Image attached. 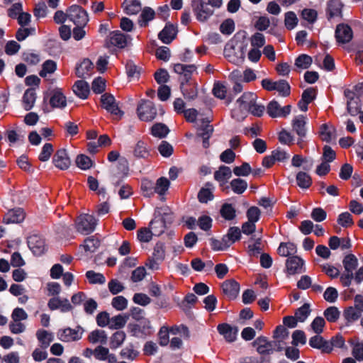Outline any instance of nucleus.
Returning <instances> with one entry per match:
<instances>
[{
    "mask_svg": "<svg viewBox=\"0 0 363 363\" xmlns=\"http://www.w3.org/2000/svg\"><path fill=\"white\" fill-rule=\"evenodd\" d=\"M257 96L253 92H245L237 101L236 107L232 111V116L237 121H242L247 113L260 117L263 115L265 107L257 102Z\"/></svg>",
    "mask_w": 363,
    "mask_h": 363,
    "instance_id": "1",
    "label": "nucleus"
},
{
    "mask_svg": "<svg viewBox=\"0 0 363 363\" xmlns=\"http://www.w3.org/2000/svg\"><path fill=\"white\" fill-rule=\"evenodd\" d=\"M138 118L143 121H152L157 116V108L155 104L148 100L142 99L137 107Z\"/></svg>",
    "mask_w": 363,
    "mask_h": 363,
    "instance_id": "2",
    "label": "nucleus"
},
{
    "mask_svg": "<svg viewBox=\"0 0 363 363\" xmlns=\"http://www.w3.org/2000/svg\"><path fill=\"white\" fill-rule=\"evenodd\" d=\"M96 225V218L89 214H83L79 216L75 221L77 230L84 235H88L93 232Z\"/></svg>",
    "mask_w": 363,
    "mask_h": 363,
    "instance_id": "3",
    "label": "nucleus"
},
{
    "mask_svg": "<svg viewBox=\"0 0 363 363\" xmlns=\"http://www.w3.org/2000/svg\"><path fill=\"white\" fill-rule=\"evenodd\" d=\"M101 106L109 112L113 119L119 120L123 112L119 108L114 96L110 94H104L101 96Z\"/></svg>",
    "mask_w": 363,
    "mask_h": 363,
    "instance_id": "4",
    "label": "nucleus"
},
{
    "mask_svg": "<svg viewBox=\"0 0 363 363\" xmlns=\"http://www.w3.org/2000/svg\"><path fill=\"white\" fill-rule=\"evenodd\" d=\"M67 18L79 26H84L89 21L86 11L77 5L72 6L67 10Z\"/></svg>",
    "mask_w": 363,
    "mask_h": 363,
    "instance_id": "5",
    "label": "nucleus"
},
{
    "mask_svg": "<svg viewBox=\"0 0 363 363\" xmlns=\"http://www.w3.org/2000/svg\"><path fill=\"white\" fill-rule=\"evenodd\" d=\"M265 110L271 118H285L290 114L291 106L282 107L277 101L272 100L267 104Z\"/></svg>",
    "mask_w": 363,
    "mask_h": 363,
    "instance_id": "6",
    "label": "nucleus"
},
{
    "mask_svg": "<svg viewBox=\"0 0 363 363\" xmlns=\"http://www.w3.org/2000/svg\"><path fill=\"white\" fill-rule=\"evenodd\" d=\"M164 217L155 216L150 223V228L155 236L162 234L167 228V224L172 222V216L170 213H164Z\"/></svg>",
    "mask_w": 363,
    "mask_h": 363,
    "instance_id": "7",
    "label": "nucleus"
},
{
    "mask_svg": "<svg viewBox=\"0 0 363 363\" xmlns=\"http://www.w3.org/2000/svg\"><path fill=\"white\" fill-rule=\"evenodd\" d=\"M192 7L196 18L200 21H206L213 13V9L209 8L208 4L202 0H193Z\"/></svg>",
    "mask_w": 363,
    "mask_h": 363,
    "instance_id": "8",
    "label": "nucleus"
},
{
    "mask_svg": "<svg viewBox=\"0 0 363 363\" xmlns=\"http://www.w3.org/2000/svg\"><path fill=\"white\" fill-rule=\"evenodd\" d=\"M28 245L34 255H41L45 250L44 240L38 235H31L27 240Z\"/></svg>",
    "mask_w": 363,
    "mask_h": 363,
    "instance_id": "9",
    "label": "nucleus"
},
{
    "mask_svg": "<svg viewBox=\"0 0 363 363\" xmlns=\"http://www.w3.org/2000/svg\"><path fill=\"white\" fill-rule=\"evenodd\" d=\"M223 294L230 300L235 299L240 291V285L234 279H228L221 285Z\"/></svg>",
    "mask_w": 363,
    "mask_h": 363,
    "instance_id": "10",
    "label": "nucleus"
},
{
    "mask_svg": "<svg viewBox=\"0 0 363 363\" xmlns=\"http://www.w3.org/2000/svg\"><path fill=\"white\" fill-rule=\"evenodd\" d=\"M303 260L298 256L289 257L286 259V267L289 275L300 274L303 272Z\"/></svg>",
    "mask_w": 363,
    "mask_h": 363,
    "instance_id": "11",
    "label": "nucleus"
},
{
    "mask_svg": "<svg viewBox=\"0 0 363 363\" xmlns=\"http://www.w3.org/2000/svg\"><path fill=\"white\" fill-rule=\"evenodd\" d=\"M353 37L352 28L346 24H340L335 30V38L339 43H349Z\"/></svg>",
    "mask_w": 363,
    "mask_h": 363,
    "instance_id": "12",
    "label": "nucleus"
},
{
    "mask_svg": "<svg viewBox=\"0 0 363 363\" xmlns=\"http://www.w3.org/2000/svg\"><path fill=\"white\" fill-rule=\"evenodd\" d=\"M52 162L56 167L61 170L69 168L71 161L67 151L64 149L59 150L55 154Z\"/></svg>",
    "mask_w": 363,
    "mask_h": 363,
    "instance_id": "13",
    "label": "nucleus"
},
{
    "mask_svg": "<svg viewBox=\"0 0 363 363\" xmlns=\"http://www.w3.org/2000/svg\"><path fill=\"white\" fill-rule=\"evenodd\" d=\"M272 343L264 336L258 337L252 345L256 347L257 352L261 355H267L272 354L274 350L272 349Z\"/></svg>",
    "mask_w": 363,
    "mask_h": 363,
    "instance_id": "14",
    "label": "nucleus"
},
{
    "mask_svg": "<svg viewBox=\"0 0 363 363\" xmlns=\"http://www.w3.org/2000/svg\"><path fill=\"white\" fill-rule=\"evenodd\" d=\"M196 66L195 65H184L181 63H177L174 65V71L184 77L185 82L189 83L191 82L190 79L193 73L196 71Z\"/></svg>",
    "mask_w": 363,
    "mask_h": 363,
    "instance_id": "15",
    "label": "nucleus"
},
{
    "mask_svg": "<svg viewBox=\"0 0 363 363\" xmlns=\"http://www.w3.org/2000/svg\"><path fill=\"white\" fill-rule=\"evenodd\" d=\"M213 132V125L209 124V121L203 120L201 127L198 128L197 135L203 139V147L208 148L210 145L208 140Z\"/></svg>",
    "mask_w": 363,
    "mask_h": 363,
    "instance_id": "16",
    "label": "nucleus"
},
{
    "mask_svg": "<svg viewBox=\"0 0 363 363\" xmlns=\"http://www.w3.org/2000/svg\"><path fill=\"white\" fill-rule=\"evenodd\" d=\"M224 56L230 62L238 65L243 62L244 56L241 51L236 52L232 45H227L224 48Z\"/></svg>",
    "mask_w": 363,
    "mask_h": 363,
    "instance_id": "17",
    "label": "nucleus"
},
{
    "mask_svg": "<svg viewBox=\"0 0 363 363\" xmlns=\"http://www.w3.org/2000/svg\"><path fill=\"white\" fill-rule=\"evenodd\" d=\"M25 218V213L22 208H14L9 211L4 216L3 222L6 224L18 223Z\"/></svg>",
    "mask_w": 363,
    "mask_h": 363,
    "instance_id": "18",
    "label": "nucleus"
},
{
    "mask_svg": "<svg viewBox=\"0 0 363 363\" xmlns=\"http://www.w3.org/2000/svg\"><path fill=\"white\" fill-rule=\"evenodd\" d=\"M57 335L59 340L66 342L77 341L82 337V335L78 330L69 328L60 330Z\"/></svg>",
    "mask_w": 363,
    "mask_h": 363,
    "instance_id": "19",
    "label": "nucleus"
},
{
    "mask_svg": "<svg viewBox=\"0 0 363 363\" xmlns=\"http://www.w3.org/2000/svg\"><path fill=\"white\" fill-rule=\"evenodd\" d=\"M48 306L52 311L60 309L64 313L72 309V305L67 298L60 299L59 297L50 298L48 303Z\"/></svg>",
    "mask_w": 363,
    "mask_h": 363,
    "instance_id": "20",
    "label": "nucleus"
},
{
    "mask_svg": "<svg viewBox=\"0 0 363 363\" xmlns=\"http://www.w3.org/2000/svg\"><path fill=\"white\" fill-rule=\"evenodd\" d=\"M218 333L222 335L226 341L231 342L236 339L238 328L228 323L219 324L217 327Z\"/></svg>",
    "mask_w": 363,
    "mask_h": 363,
    "instance_id": "21",
    "label": "nucleus"
},
{
    "mask_svg": "<svg viewBox=\"0 0 363 363\" xmlns=\"http://www.w3.org/2000/svg\"><path fill=\"white\" fill-rule=\"evenodd\" d=\"M108 43L119 48H124L128 43L127 35L119 30L110 33Z\"/></svg>",
    "mask_w": 363,
    "mask_h": 363,
    "instance_id": "22",
    "label": "nucleus"
},
{
    "mask_svg": "<svg viewBox=\"0 0 363 363\" xmlns=\"http://www.w3.org/2000/svg\"><path fill=\"white\" fill-rule=\"evenodd\" d=\"M306 123L307 118L303 115L296 116L292 121L293 130L301 138H303L306 135Z\"/></svg>",
    "mask_w": 363,
    "mask_h": 363,
    "instance_id": "23",
    "label": "nucleus"
},
{
    "mask_svg": "<svg viewBox=\"0 0 363 363\" xmlns=\"http://www.w3.org/2000/svg\"><path fill=\"white\" fill-rule=\"evenodd\" d=\"M309 345L313 348L321 350L323 352L329 353L331 352V344H329V342L325 340L318 334L309 340Z\"/></svg>",
    "mask_w": 363,
    "mask_h": 363,
    "instance_id": "24",
    "label": "nucleus"
},
{
    "mask_svg": "<svg viewBox=\"0 0 363 363\" xmlns=\"http://www.w3.org/2000/svg\"><path fill=\"white\" fill-rule=\"evenodd\" d=\"M94 69L93 63L89 59H84L76 67V75L79 78H86L89 77Z\"/></svg>",
    "mask_w": 363,
    "mask_h": 363,
    "instance_id": "25",
    "label": "nucleus"
},
{
    "mask_svg": "<svg viewBox=\"0 0 363 363\" xmlns=\"http://www.w3.org/2000/svg\"><path fill=\"white\" fill-rule=\"evenodd\" d=\"M134 157L137 158L146 159L150 155V148L147 144L143 140H138L134 145L133 150Z\"/></svg>",
    "mask_w": 363,
    "mask_h": 363,
    "instance_id": "26",
    "label": "nucleus"
},
{
    "mask_svg": "<svg viewBox=\"0 0 363 363\" xmlns=\"http://www.w3.org/2000/svg\"><path fill=\"white\" fill-rule=\"evenodd\" d=\"M36 93L33 89H28L23 94L22 105L26 111L32 109L36 101Z\"/></svg>",
    "mask_w": 363,
    "mask_h": 363,
    "instance_id": "27",
    "label": "nucleus"
},
{
    "mask_svg": "<svg viewBox=\"0 0 363 363\" xmlns=\"http://www.w3.org/2000/svg\"><path fill=\"white\" fill-rule=\"evenodd\" d=\"M181 89L184 96L189 100H193L197 96V88L195 82H181Z\"/></svg>",
    "mask_w": 363,
    "mask_h": 363,
    "instance_id": "28",
    "label": "nucleus"
},
{
    "mask_svg": "<svg viewBox=\"0 0 363 363\" xmlns=\"http://www.w3.org/2000/svg\"><path fill=\"white\" fill-rule=\"evenodd\" d=\"M73 91L79 98L85 99L89 94V84L84 80H78L73 86Z\"/></svg>",
    "mask_w": 363,
    "mask_h": 363,
    "instance_id": "29",
    "label": "nucleus"
},
{
    "mask_svg": "<svg viewBox=\"0 0 363 363\" xmlns=\"http://www.w3.org/2000/svg\"><path fill=\"white\" fill-rule=\"evenodd\" d=\"M176 29L172 25H167L159 33V38L166 44L170 43L176 36Z\"/></svg>",
    "mask_w": 363,
    "mask_h": 363,
    "instance_id": "30",
    "label": "nucleus"
},
{
    "mask_svg": "<svg viewBox=\"0 0 363 363\" xmlns=\"http://www.w3.org/2000/svg\"><path fill=\"white\" fill-rule=\"evenodd\" d=\"M122 7L128 15L137 14L141 11V4L139 0H125Z\"/></svg>",
    "mask_w": 363,
    "mask_h": 363,
    "instance_id": "31",
    "label": "nucleus"
},
{
    "mask_svg": "<svg viewBox=\"0 0 363 363\" xmlns=\"http://www.w3.org/2000/svg\"><path fill=\"white\" fill-rule=\"evenodd\" d=\"M50 104L53 108H64L67 104L66 98L59 89L54 90Z\"/></svg>",
    "mask_w": 363,
    "mask_h": 363,
    "instance_id": "32",
    "label": "nucleus"
},
{
    "mask_svg": "<svg viewBox=\"0 0 363 363\" xmlns=\"http://www.w3.org/2000/svg\"><path fill=\"white\" fill-rule=\"evenodd\" d=\"M88 340L92 344H106L108 340L107 334L102 330H94L88 335Z\"/></svg>",
    "mask_w": 363,
    "mask_h": 363,
    "instance_id": "33",
    "label": "nucleus"
},
{
    "mask_svg": "<svg viewBox=\"0 0 363 363\" xmlns=\"http://www.w3.org/2000/svg\"><path fill=\"white\" fill-rule=\"evenodd\" d=\"M36 337L40 342L41 347L45 350L54 340L53 334L45 330H38L36 332Z\"/></svg>",
    "mask_w": 363,
    "mask_h": 363,
    "instance_id": "34",
    "label": "nucleus"
},
{
    "mask_svg": "<svg viewBox=\"0 0 363 363\" xmlns=\"http://www.w3.org/2000/svg\"><path fill=\"white\" fill-rule=\"evenodd\" d=\"M213 186L210 183H206L205 186L201 188L198 194V199L201 203H207L213 199Z\"/></svg>",
    "mask_w": 363,
    "mask_h": 363,
    "instance_id": "35",
    "label": "nucleus"
},
{
    "mask_svg": "<svg viewBox=\"0 0 363 363\" xmlns=\"http://www.w3.org/2000/svg\"><path fill=\"white\" fill-rule=\"evenodd\" d=\"M319 136L323 141L330 142L335 138V128L328 124H323L320 127Z\"/></svg>",
    "mask_w": 363,
    "mask_h": 363,
    "instance_id": "36",
    "label": "nucleus"
},
{
    "mask_svg": "<svg viewBox=\"0 0 363 363\" xmlns=\"http://www.w3.org/2000/svg\"><path fill=\"white\" fill-rule=\"evenodd\" d=\"M155 16V11L150 7H145L142 11L138 23L141 27L147 26L149 21H152Z\"/></svg>",
    "mask_w": 363,
    "mask_h": 363,
    "instance_id": "37",
    "label": "nucleus"
},
{
    "mask_svg": "<svg viewBox=\"0 0 363 363\" xmlns=\"http://www.w3.org/2000/svg\"><path fill=\"white\" fill-rule=\"evenodd\" d=\"M278 254L283 257H288L296 252V247L291 242H281L278 247Z\"/></svg>",
    "mask_w": 363,
    "mask_h": 363,
    "instance_id": "38",
    "label": "nucleus"
},
{
    "mask_svg": "<svg viewBox=\"0 0 363 363\" xmlns=\"http://www.w3.org/2000/svg\"><path fill=\"white\" fill-rule=\"evenodd\" d=\"M342 4L338 0H331L328 4V12L330 18L338 16L342 13Z\"/></svg>",
    "mask_w": 363,
    "mask_h": 363,
    "instance_id": "39",
    "label": "nucleus"
},
{
    "mask_svg": "<svg viewBox=\"0 0 363 363\" xmlns=\"http://www.w3.org/2000/svg\"><path fill=\"white\" fill-rule=\"evenodd\" d=\"M342 264L345 271L353 272L358 265V260L354 255L350 254L345 257Z\"/></svg>",
    "mask_w": 363,
    "mask_h": 363,
    "instance_id": "40",
    "label": "nucleus"
},
{
    "mask_svg": "<svg viewBox=\"0 0 363 363\" xmlns=\"http://www.w3.org/2000/svg\"><path fill=\"white\" fill-rule=\"evenodd\" d=\"M100 245V241L94 237L86 238L84 244L81 245L86 253L94 252Z\"/></svg>",
    "mask_w": 363,
    "mask_h": 363,
    "instance_id": "41",
    "label": "nucleus"
},
{
    "mask_svg": "<svg viewBox=\"0 0 363 363\" xmlns=\"http://www.w3.org/2000/svg\"><path fill=\"white\" fill-rule=\"evenodd\" d=\"M220 213L225 220H231L236 216V211L232 204L224 203L220 210Z\"/></svg>",
    "mask_w": 363,
    "mask_h": 363,
    "instance_id": "42",
    "label": "nucleus"
},
{
    "mask_svg": "<svg viewBox=\"0 0 363 363\" xmlns=\"http://www.w3.org/2000/svg\"><path fill=\"white\" fill-rule=\"evenodd\" d=\"M297 184L301 189H308L312 184V179L309 174L303 172H299L296 174Z\"/></svg>",
    "mask_w": 363,
    "mask_h": 363,
    "instance_id": "43",
    "label": "nucleus"
},
{
    "mask_svg": "<svg viewBox=\"0 0 363 363\" xmlns=\"http://www.w3.org/2000/svg\"><path fill=\"white\" fill-rule=\"evenodd\" d=\"M230 186L234 193L241 194L246 190L247 183L244 179H235L230 182Z\"/></svg>",
    "mask_w": 363,
    "mask_h": 363,
    "instance_id": "44",
    "label": "nucleus"
},
{
    "mask_svg": "<svg viewBox=\"0 0 363 363\" xmlns=\"http://www.w3.org/2000/svg\"><path fill=\"white\" fill-rule=\"evenodd\" d=\"M343 315L347 323H353L360 318L361 312L353 306L347 308L343 313Z\"/></svg>",
    "mask_w": 363,
    "mask_h": 363,
    "instance_id": "45",
    "label": "nucleus"
},
{
    "mask_svg": "<svg viewBox=\"0 0 363 363\" xmlns=\"http://www.w3.org/2000/svg\"><path fill=\"white\" fill-rule=\"evenodd\" d=\"M125 334L123 331H117L114 333L110 340V347L111 349H116L119 347L125 339Z\"/></svg>",
    "mask_w": 363,
    "mask_h": 363,
    "instance_id": "46",
    "label": "nucleus"
},
{
    "mask_svg": "<svg viewBox=\"0 0 363 363\" xmlns=\"http://www.w3.org/2000/svg\"><path fill=\"white\" fill-rule=\"evenodd\" d=\"M57 69V64L55 61L48 60L43 64L42 70L39 74L42 77H46L48 74H52Z\"/></svg>",
    "mask_w": 363,
    "mask_h": 363,
    "instance_id": "47",
    "label": "nucleus"
},
{
    "mask_svg": "<svg viewBox=\"0 0 363 363\" xmlns=\"http://www.w3.org/2000/svg\"><path fill=\"white\" fill-rule=\"evenodd\" d=\"M232 172L230 167L226 166H221L214 173V178L218 182H223L227 179L231 177Z\"/></svg>",
    "mask_w": 363,
    "mask_h": 363,
    "instance_id": "48",
    "label": "nucleus"
},
{
    "mask_svg": "<svg viewBox=\"0 0 363 363\" xmlns=\"http://www.w3.org/2000/svg\"><path fill=\"white\" fill-rule=\"evenodd\" d=\"M169 186V181L165 177L159 178L155 185V191L160 195L164 194Z\"/></svg>",
    "mask_w": 363,
    "mask_h": 363,
    "instance_id": "49",
    "label": "nucleus"
},
{
    "mask_svg": "<svg viewBox=\"0 0 363 363\" xmlns=\"http://www.w3.org/2000/svg\"><path fill=\"white\" fill-rule=\"evenodd\" d=\"M152 134L158 138H164L169 133L167 125L162 123L155 124L151 129Z\"/></svg>",
    "mask_w": 363,
    "mask_h": 363,
    "instance_id": "50",
    "label": "nucleus"
},
{
    "mask_svg": "<svg viewBox=\"0 0 363 363\" xmlns=\"http://www.w3.org/2000/svg\"><path fill=\"white\" fill-rule=\"evenodd\" d=\"M86 277L91 284H104L106 279L101 273H96L94 271L90 270L86 272Z\"/></svg>",
    "mask_w": 363,
    "mask_h": 363,
    "instance_id": "51",
    "label": "nucleus"
},
{
    "mask_svg": "<svg viewBox=\"0 0 363 363\" xmlns=\"http://www.w3.org/2000/svg\"><path fill=\"white\" fill-rule=\"evenodd\" d=\"M312 64V58L305 54L299 55L295 61V65L301 69H308Z\"/></svg>",
    "mask_w": 363,
    "mask_h": 363,
    "instance_id": "52",
    "label": "nucleus"
},
{
    "mask_svg": "<svg viewBox=\"0 0 363 363\" xmlns=\"http://www.w3.org/2000/svg\"><path fill=\"white\" fill-rule=\"evenodd\" d=\"M125 323L126 318L121 315H118L110 318L109 328L111 329H120L124 327Z\"/></svg>",
    "mask_w": 363,
    "mask_h": 363,
    "instance_id": "53",
    "label": "nucleus"
},
{
    "mask_svg": "<svg viewBox=\"0 0 363 363\" xmlns=\"http://www.w3.org/2000/svg\"><path fill=\"white\" fill-rule=\"evenodd\" d=\"M141 189L144 196L150 197L155 193L154 183L147 179L142 180Z\"/></svg>",
    "mask_w": 363,
    "mask_h": 363,
    "instance_id": "54",
    "label": "nucleus"
},
{
    "mask_svg": "<svg viewBox=\"0 0 363 363\" xmlns=\"http://www.w3.org/2000/svg\"><path fill=\"white\" fill-rule=\"evenodd\" d=\"M324 315L328 321L336 322L340 317V311L335 306H330L324 311Z\"/></svg>",
    "mask_w": 363,
    "mask_h": 363,
    "instance_id": "55",
    "label": "nucleus"
},
{
    "mask_svg": "<svg viewBox=\"0 0 363 363\" xmlns=\"http://www.w3.org/2000/svg\"><path fill=\"white\" fill-rule=\"evenodd\" d=\"M111 305L117 311H123L127 308L128 300L123 296H118L112 299Z\"/></svg>",
    "mask_w": 363,
    "mask_h": 363,
    "instance_id": "56",
    "label": "nucleus"
},
{
    "mask_svg": "<svg viewBox=\"0 0 363 363\" xmlns=\"http://www.w3.org/2000/svg\"><path fill=\"white\" fill-rule=\"evenodd\" d=\"M310 314V306L308 303H304L301 307L298 308L296 313L295 316L300 322H303Z\"/></svg>",
    "mask_w": 363,
    "mask_h": 363,
    "instance_id": "57",
    "label": "nucleus"
},
{
    "mask_svg": "<svg viewBox=\"0 0 363 363\" xmlns=\"http://www.w3.org/2000/svg\"><path fill=\"white\" fill-rule=\"evenodd\" d=\"M76 164L82 169H88L92 165L91 159L84 155H78L76 158Z\"/></svg>",
    "mask_w": 363,
    "mask_h": 363,
    "instance_id": "58",
    "label": "nucleus"
},
{
    "mask_svg": "<svg viewBox=\"0 0 363 363\" xmlns=\"http://www.w3.org/2000/svg\"><path fill=\"white\" fill-rule=\"evenodd\" d=\"M337 223L344 228H348L354 224L352 217L348 212H344L339 215Z\"/></svg>",
    "mask_w": 363,
    "mask_h": 363,
    "instance_id": "59",
    "label": "nucleus"
},
{
    "mask_svg": "<svg viewBox=\"0 0 363 363\" xmlns=\"http://www.w3.org/2000/svg\"><path fill=\"white\" fill-rule=\"evenodd\" d=\"M274 90L279 91L282 96H286L290 94V86L285 80L275 82Z\"/></svg>",
    "mask_w": 363,
    "mask_h": 363,
    "instance_id": "60",
    "label": "nucleus"
},
{
    "mask_svg": "<svg viewBox=\"0 0 363 363\" xmlns=\"http://www.w3.org/2000/svg\"><path fill=\"white\" fill-rule=\"evenodd\" d=\"M262 241L261 238H257L252 244H249L247 246L248 253L250 256L256 257L260 254L262 251Z\"/></svg>",
    "mask_w": 363,
    "mask_h": 363,
    "instance_id": "61",
    "label": "nucleus"
},
{
    "mask_svg": "<svg viewBox=\"0 0 363 363\" xmlns=\"http://www.w3.org/2000/svg\"><path fill=\"white\" fill-rule=\"evenodd\" d=\"M157 260L162 262L165 258V247L162 242L156 243L153 249L152 256Z\"/></svg>",
    "mask_w": 363,
    "mask_h": 363,
    "instance_id": "62",
    "label": "nucleus"
},
{
    "mask_svg": "<svg viewBox=\"0 0 363 363\" xmlns=\"http://www.w3.org/2000/svg\"><path fill=\"white\" fill-rule=\"evenodd\" d=\"M284 23L289 30L293 29L298 23L296 15L292 11L286 13Z\"/></svg>",
    "mask_w": 363,
    "mask_h": 363,
    "instance_id": "63",
    "label": "nucleus"
},
{
    "mask_svg": "<svg viewBox=\"0 0 363 363\" xmlns=\"http://www.w3.org/2000/svg\"><path fill=\"white\" fill-rule=\"evenodd\" d=\"M251 45L255 48H262L265 44V38L262 33H256L250 38Z\"/></svg>",
    "mask_w": 363,
    "mask_h": 363,
    "instance_id": "64",
    "label": "nucleus"
}]
</instances>
